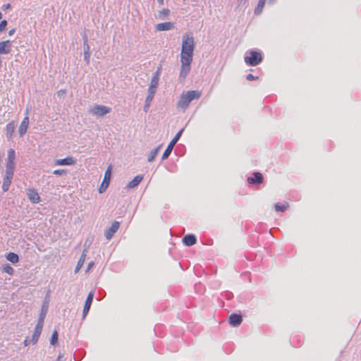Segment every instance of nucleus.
<instances>
[{"mask_svg":"<svg viewBox=\"0 0 361 361\" xmlns=\"http://www.w3.org/2000/svg\"><path fill=\"white\" fill-rule=\"evenodd\" d=\"M195 41L192 33H186L183 36L180 51V70L179 78L185 80L190 71L191 63L193 60Z\"/></svg>","mask_w":361,"mask_h":361,"instance_id":"obj_1","label":"nucleus"},{"mask_svg":"<svg viewBox=\"0 0 361 361\" xmlns=\"http://www.w3.org/2000/svg\"><path fill=\"white\" fill-rule=\"evenodd\" d=\"M202 95V92L198 90H190L181 94L179 101L177 103V107L181 109H185L189 106L191 101L198 99Z\"/></svg>","mask_w":361,"mask_h":361,"instance_id":"obj_2","label":"nucleus"},{"mask_svg":"<svg viewBox=\"0 0 361 361\" xmlns=\"http://www.w3.org/2000/svg\"><path fill=\"white\" fill-rule=\"evenodd\" d=\"M160 74H161V68H159L157 69V71L155 72V73L154 74V75L151 80L150 85L149 87V95L147 96V99H146V103H147L146 106H149L150 102L152 101V99L154 97L155 90H156L157 86L159 82Z\"/></svg>","mask_w":361,"mask_h":361,"instance_id":"obj_3","label":"nucleus"},{"mask_svg":"<svg viewBox=\"0 0 361 361\" xmlns=\"http://www.w3.org/2000/svg\"><path fill=\"white\" fill-rule=\"evenodd\" d=\"M262 60V56L259 52L252 51L249 56L245 57V62L250 66H257Z\"/></svg>","mask_w":361,"mask_h":361,"instance_id":"obj_4","label":"nucleus"},{"mask_svg":"<svg viewBox=\"0 0 361 361\" xmlns=\"http://www.w3.org/2000/svg\"><path fill=\"white\" fill-rule=\"evenodd\" d=\"M111 169L112 168L111 165L109 166L108 168L106 169L104 173L103 181L98 188V191L99 193L104 192L108 188L111 176Z\"/></svg>","mask_w":361,"mask_h":361,"instance_id":"obj_5","label":"nucleus"},{"mask_svg":"<svg viewBox=\"0 0 361 361\" xmlns=\"http://www.w3.org/2000/svg\"><path fill=\"white\" fill-rule=\"evenodd\" d=\"M183 130L182 129L180 131H178L177 133V134L174 136V137L171 140V142L168 145L166 149H165L164 152L163 153V155H162V159H166L169 156V154L171 153V151H172L174 145H176V143L179 140V138H180V135L182 134Z\"/></svg>","mask_w":361,"mask_h":361,"instance_id":"obj_6","label":"nucleus"},{"mask_svg":"<svg viewBox=\"0 0 361 361\" xmlns=\"http://www.w3.org/2000/svg\"><path fill=\"white\" fill-rule=\"evenodd\" d=\"M7 163H6V171H13L15 168V159L16 152L13 149H9L8 150Z\"/></svg>","mask_w":361,"mask_h":361,"instance_id":"obj_7","label":"nucleus"},{"mask_svg":"<svg viewBox=\"0 0 361 361\" xmlns=\"http://www.w3.org/2000/svg\"><path fill=\"white\" fill-rule=\"evenodd\" d=\"M110 111V108L102 105H96L91 109L92 114L100 116H104Z\"/></svg>","mask_w":361,"mask_h":361,"instance_id":"obj_8","label":"nucleus"},{"mask_svg":"<svg viewBox=\"0 0 361 361\" xmlns=\"http://www.w3.org/2000/svg\"><path fill=\"white\" fill-rule=\"evenodd\" d=\"M13 176V171H6V175L4 178V181L2 184V190L4 192H6L8 190L9 187L11 183V180Z\"/></svg>","mask_w":361,"mask_h":361,"instance_id":"obj_9","label":"nucleus"},{"mask_svg":"<svg viewBox=\"0 0 361 361\" xmlns=\"http://www.w3.org/2000/svg\"><path fill=\"white\" fill-rule=\"evenodd\" d=\"M27 195L29 200L32 203L37 204L41 200L40 197L35 189H28Z\"/></svg>","mask_w":361,"mask_h":361,"instance_id":"obj_10","label":"nucleus"},{"mask_svg":"<svg viewBox=\"0 0 361 361\" xmlns=\"http://www.w3.org/2000/svg\"><path fill=\"white\" fill-rule=\"evenodd\" d=\"M119 222L114 221L111 226V227L105 232V237L107 240H110L114 233L117 231L119 228Z\"/></svg>","mask_w":361,"mask_h":361,"instance_id":"obj_11","label":"nucleus"},{"mask_svg":"<svg viewBox=\"0 0 361 361\" xmlns=\"http://www.w3.org/2000/svg\"><path fill=\"white\" fill-rule=\"evenodd\" d=\"M11 42L10 40L0 42V54H7L11 52Z\"/></svg>","mask_w":361,"mask_h":361,"instance_id":"obj_12","label":"nucleus"},{"mask_svg":"<svg viewBox=\"0 0 361 361\" xmlns=\"http://www.w3.org/2000/svg\"><path fill=\"white\" fill-rule=\"evenodd\" d=\"M42 327H43V319H41L38 322V323L35 329L34 334L32 335V340L35 343L37 342V341L38 340L39 335L42 332Z\"/></svg>","mask_w":361,"mask_h":361,"instance_id":"obj_13","label":"nucleus"},{"mask_svg":"<svg viewBox=\"0 0 361 361\" xmlns=\"http://www.w3.org/2000/svg\"><path fill=\"white\" fill-rule=\"evenodd\" d=\"M174 27V24L171 22H164L158 23L156 25V29L158 31H166L172 30Z\"/></svg>","mask_w":361,"mask_h":361,"instance_id":"obj_14","label":"nucleus"},{"mask_svg":"<svg viewBox=\"0 0 361 361\" xmlns=\"http://www.w3.org/2000/svg\"><path fill=\"white\" fill-rule=\"evenodd\" d=\"M75 163V160L72 157H68L64 159H57L55 161L56 166L73 165Z\"/></svg>","mask_w":361,"mask_h":361,"instance_id":"obj_15","label":"nucleus"},{"mask_svg":"<svg viewBox=\"0 0 361 361\" xmlns=\"http://www.w3.org/2000/svg\"><path fill=\"white\" fill-rule=\"evenodd\" d=\"M94 295L92 293H90L86 298L84 308H83V317H85L87 314L88 313L91 304L92 302Z\"/></svg>","mask_w":361,"mask_h":361,"instance_id":"obj_16","label":"nucleus"},{"mask_svg":"<svg viewBox=\"0 0 361 361\" xmlns=\"http://www.w3.org/2000/svg\"><path fill=\"white\" fill-rule=\"evenodd\" d=\"M243 321L241 315L237 314H232L229 317V323L233 326H239Z\"/></svg>","mask_w":361,"mask_h":361,"instance_id":"obj_17","label":"nucleus"},{"mask_svg":"<svg viewBox=\"0 0 361 361\" xmlns=\"http://www.w3.org/2000/svg\"><path fill=\"white\" fill-rule=\"evenodd\" d=\"M247 181L250 184L262 183L263 181L262 174L259 172H255L253 173L252 177H249Z\"/></svg>","mask_w":361,"mask_h":361,"instance_id":"obj_18","label":"nucleus"},{"mask_svg":"<svg viewBox=\"0 0 361 361\" xmlns=\"http://www.w3.org/2000/svg\"><path fill=\"white\" fill-rule=\"evenodd\" d=\"M29 125V118L25 116L22 121L20 126L18 128V133L20 136H23L27 131Z\"/></svg>","mask_w":361,"mask_h":361,"instance_id":"obj_19","label":"nucleus"},{"mask_svg":"<svg viewBox=\"0 0 361 361\" xmlns=\"http://www.w3.org/2000/svg\"><path fill=\"white\" fill-rule=\"evenodd\" d=\"M196 238L192 234H188L183 237V243L187 246H192L196 243Z\"/></svg>","mask_w":361,"mask_h":361,"instance_id":"obj_20","label":"nucleus"},{"mask_svg":"<svg viewBox=\"0 0 361 361\" xmlns=\"http://www.w3.org/2000/svg\"><path fill=\"white\" fill-rule=\"evenodd\" d=\"M15 130V123L13 121L9 122L6 126V136L11 138Z\"/></svg>","mask_w":361,"mask_h":361,"instance_id":"obj_21","label":"nucleus"},{"mask_svg":"<svg viewBox=\"0 0 361 361\" xmlns=\"http://www.w3.org/2000/svg\"><path fill=\"white\" fill-rule=\"evenodd\" d=\"M143 179V176L141 175L136 176L128 185L129 188H133L137 186Z\"/></svg>","mask_w":361,"mask_h":361,"instance_id":"obj_22","label":"nucleus"},{"mask_svg":"<svg viewBox=\"0 0 361 361\" xmlns=\"http://www.w3.org/2000/svg\"><path fill=\"white\" fill-rule=\"evenodd\" d=\"M6 259L11 262L13 264H16L18 262L19 257L18 255L14 252H9L6 256Z\"/></svg>","mask_w":361,"mask_h":361,"instance_id":"obj_23","label":"nucleus"},{"mask_svg":"<svg viewBox=\"0 0 361 361\" xmlns=\"http://www.w3.org/2000/svg\"><path fill=\"white\" fill-rule=\"evenodd\" d=\"M90 47L87 43V40H85L84 44V59L87 63H89L90 62Z\"/></svg>","mask_w":361,"mask_h":361,"instance_id":"obj_24","label":"nucleus"},{"mask_svg":"<svg viewBox=\"0 0 361 361\" xmlns=\"http://www.w3.org/2000/svg\"><path fill=\"white\" fill-rule=\"evenodd\" d=\"M86 254L85 253V250L83 251L80 258L79 259L78 264L75 267V272L78 271L82 267L85 260Z\"/></svg>","mask_w":361,"mask_h":361,"instance_id":"obj_25","label":"nucleus"},{"mask_svg":"<svg viewBox=\"0 0 361 361\" xmlns=\"http://www.w3.org/2000/svg\"><path fill=\"white\" fill-rule=\"evenodd\" d=\"M288 207H289L288 203H286V204L276 203L274 205L275 210L277 212H285L288 209Z\"/></svg>","mask_w":361,"mask_h":361,"instance_id":"obj_26","label":"nucleus"},{"mask_svg":"<svg viewBox=\"0 0 361 361\" xmlns=\"http://www.w3.org/2000/svg\"><path fill=\"white\" fill-rule=\"evenodd\" d=\"M2 270H3L4 272H5V273H6V274H9L11 276L14 274V269H13V268L11 265H9L8 264H6L3 265Z\"/></svg>","mask_w":361,"mask_h":361,"instance_id":"obj_27","label":"nucleus"},{"mask_svg":"<svg viewBox=\"0 0 361 361\" xmlns=\"http://www.w3.org/2000/svg\"><path fill=\"white\" fill-rule=\"evenodd\" d=\"M161 147V145L157 147V148L152 149L148 157V161L151 162L152 161H154V159H155L159 149Z\"/></svg>","mask_w":361,"mask_h":361,"instance_id":"obj_28","label":"nucleus"},{"mask_svg":"<svg viewBox=\"0 0 361 361\" xmlns=\"http://www.w3.org/2000/svg\"><path fill=\"white\" fill-rule=\"evenodd\" d=\"M265 1H266V0H259V1L257 7L255 9L256 14L261 13V11H262V9L264 8V4H265Z\"/></svg>","mask_w":361,"mask_h":361,"instance_id":"obj_29","label":"nucleus"},{"mask_svg":"<svg viewBox=\"0 0 361 361\" xmlns=\"http://www.w3.org/2000/svg\"><path fill=\"white\" fill-rule=\"evenodd\" d=\"M58 341V332L56 331H54L52 334L51 338V344L53 345H56L57 344Z\"/></svg>","mask_w":361,"mask_h":361,"instance_id":"obj_30","label":"nucleus"},{"mask_svg":"<svg viewBox=\"0 0 361 361\" xmlns=\"http://www.w3.org/2000/svg\"><path fill=\"white\" fill-rule=\"evenodd\" d=\"M169 13H170L169 9L164 8L159 11V18H164V17L169 16Z\"/></svg>","mask_w":361,"mask_h":361,"instance_id":"obj_31","label":"nucleus"},{"mask_svg":"<svg viewBox=\"0 0 361 361\" xmlns=\"http://www.w3.org/2000/svg\"><path fill=\"white\" fill-rule=\"evenodd\" d=\"M7 26V21L6 20H3L0 22V32L4 31Z\"/></svg>","mask_w":361,"mask_h":361,"instance_id":"obj_32","label":"nucleus"},{"mask_svg":"<svg viewBox=\"0 0 361 361\" xmlns=\"http://www.w3.org/2000/svg\"><path fill=\"white\" fill-rule=\"evenodd\" d=\"M54 174L61 176L66 173V170L65 169H56L54 171Z\"/></svg>","mask_w":361,"mask_h":361,"instance_id":"obj_33","label":"nucleus"},{"mask_svg":"<svg viewBox=\"0 0 361 361\" xmlns=\"http://www.w3.org/2000/svg\"><path fill=\"white\" fill-rule=\"evenodd\" d=\"M246 79L249 81H252V80H257L258 79V77L257 76H255L253 75L252 74H248L247 76H246Z\"/></svg>","mask_w":361,"mask_h":361,"instance_id":"obj_34","label":"nucleus"},{"mask_svg":"<svg viewBox=\"0 0 361 361\" xmlns=\"http://www.w3.org/2000/svg\"><path fill=\"white\" fill-rule=\"evenodd\" d=\"M10 8H11V4H4V5H3V6H2V8H3L4 10H8V9H9Z\"/></svg>","mask_w":361,"mask_h":361,"instance_id":"obj_35","label":"nucleus"},{"mask_svg":"<svg viewBox=\"0 0 361 361\" xmlns=\"http://www.w3.org/2000/svg\"><path fill=\"white\" fill-rule=\"evenodd\" d=\"M16 32V29L15 28H13L11 30H9L8 32V35L9 36H12Z\"/></svg>","mask_w":361,"mask_h":361,"instance_id":"obj_36","label":"nucleus"},{"mask_svg":"<svg viewBox=\"0 0 361 361\" xmlns=\"http://www.w3.org/2000/svg\"><path fill=\"white\" fill-rule=\"evenodd\" d=\"M66 94V90H61L58 92V95L59 96H61V95H63Z\"/></svg>","mask_w":361,"mask_h":361,"instance_id":"obj_37","label":"nucleus"},{"mask_svg":"<svg viewBox=\"0 0 361 361\" xmlns=\"http://www.w3.org/2000/svg\"><path fill=\"white\" fill-rule=\"evenodd\" d=\"M160 5L164 4V0H157Z\"/></svg>","mask_w":361,"mask_h":361,"instance_id":"obj_38","label":"nucleus"},{"mask_svg":"<svg viewBox=\"0 0 361 361\" xmlns=\"http://www.w3.org/2000/svg\"><path fill=\"white\" fill-rule=\"evenodd\" d=\"M2 18V13L0 12V20Z\"/></svg>","mask_w":361,"mask_h":361,"instance_id":"obj_39","label":"nucleus"}]
</instances>
